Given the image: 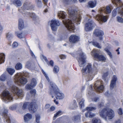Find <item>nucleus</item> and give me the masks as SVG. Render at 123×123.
I'll return each mask as SVG.
<instances>
[{"instance_id": "23", "label": "nucleus", "mask_w": 123, "mask_h": 123, "mask_svg": "<svg viewBox=\"0 0 123 123\" xmlns=\"http://www.w3.org/2000/svg\"><path fill=\"white\" fill-rule=\"evenodd\" d=\"M5 58V54L3 53H0V64L4 62Z\"/></svg>"}, {"instance_id": "46", "label": "nucleus", "mask_w": 123, "mask_h": 123, "mask_svg": "<svg viewBox=\"0 0 123 123\" xmlns=\"http://www.w3.org/2000/svg\"><path fill=\"white\" fill-rule=\"evenodd\" d=\"M6 79V77L5 74H3L0 77V80L2 81H4Z\"/></svg>"}, {"instance_id": "16", "label": "nucleus", "mask_w": 123, "mask_h": 123, "mask_svg": "<svg viewBox=\"0 0 123 123\" xmlns=\"http://www.w3.org/2000/svg\"><path fill=\"white\" fill-rule=\"evenodd\" d=\"M117 80V78L115 75H114L111 81L110 84V88L111 90L113 89L114 86L116 85V82Z\"/></svg>"}, {"instance_id": "14", "label": "nucleus", "mask_w": 123, "mask_h": 123, "mask_svg": "<svg viewBox=\"0 0 123 123\" xmlns=\"http://www.w3.org/2000/svg\"><path fill=\"white\" fill-rule=\"evenodd\" d=\"M92 69V65L90 63H88L86 67L85 68H83L81 70L82 75H85L84 74L85 73L87 70L88 73H90L91 72Z\"/></svg>"}, {"instance_id": "21", "label": "nucleus", "mask_w": 123, "mask_h": 123, "mask_svg": "<svg viewBox=\"0 0 123 123\" xmlns=\"http://www.w3.org/2000/svg\"><path fill=\"white\" fill-rule=\"evenodd\" d=\"M96 1L94 2L93 1H89L88 3V5L91 8H93L96 6Z\"/></svg>"}, {"instance_id": "13", "label": "nucleus", "mask_w": 123, "mask_h": 123, "mask_svg": "<svg viewBox=\"0 0 123 123\" xmlns=\"http://www.w3.org/2000/svg\"><path fill=\"white\" fill-rule=\"evenodd\" d=\"M60 25L59 21L56 20H52L51 21L50 26L52 30L55 31L57 30L56 27Z\"/></svg>"}, {"instance_id": "59", "label": "nucleus", "mask_w": 123, "mask_h": 123, "mask_svg": "<svg viewBox=\"0 0 123 123\" xmlns=\"http://www.w3.org/2000/svg\"><path fill=\"white\" fill-rule=\"evenodd\" d=\"M119 12L120 15H121L122 17H123V8H122V9L119 11Z\"/></svg>"}, {"instance_id": "54", "label": "nucleus", "mask_w": 123, "mask_h": 123, "mask_svg": "<svg viewBox=\"0 0 123 123\" xmlns=\"http://www.w3.org/2000/svg\"><path fill=\"white\" fill-rule=\"evenodd\" d=\"M55 107L54 106H51L50 108V109L48 111V112H49L50 111H53L55 109Z\"/></svg>"}, {"instance_id": "31", "label": "nucleus", "mask_w": 123, "mask_h": 123, "mask_svg": "<svg viewBox=\"0 0 123 123\" xmlns=\"http://www.w3.org/2000/svg\"><path fill=\"white\" fill-rule=\"evenodd\" d=\"M27 14L29 15L30 17L32 18L33 19H35L36 18V15L34 13L28 12V13Z\"/></svg>"}, {"instance_id": "20", "label": "nucleus", "mask_w": 123, "mask_h": 123, "mask_svg": "<svg viewBox=\"0 0 123 123\" xmlns=\"http://www.w3.org/2000/svg\"><path fill=\"white\" fill-rule=\"evenodd\" d=\"M24 27V24L23 20L21 19H19L18 21V29L20 30H21Z\"/></svg>"}, {"instance_id": "33", "label": "nucleus", "mask_w": 123, "mask_h": 123, "mask_svg": "<svg viewBox=\"0 0 123 123\" xmlns=\"http://www.w3.org/2000/svg\"><path fill=\"white\" fill-rule=\"evenodd\" d=\"M92 44L95 46L99 49H101V47L99 45V43L96 42H93Z\"/></svg>"}, {"instance_id": "48", "label": "nucleus", "mask_w": 123, "mask_h": 123, "mask_svg": "<svg viewBox=\"0 0 123 123\" xmlns=\"http://www.w3.org/2000/svg\"><path fill=\"white\" fill-rule=\"evenodd\" d=\"M6 38H10L12 37V34L8 32L6 33Z\"/></svg>"}, {"instance_id": "19", "label": "nucleus", "mask_w": 123, "mask_h": 123, "mask_svg": "<svg viewBox=\"0 0 123 123\" xmlns=\"http://www.w3.org/2000/svg\"><path fill=\"white\" fill-rule=\"evenodd\" d=\"M32 115L29 113H27L24 116V119L25 122H27L32 118Z\"/></svg>"}, {"instance_id": "9", "label": "nucleus", "mask_w": 123, "mask_h": 123, "mask_svg": "<svg viewBox=\"0 0 123 123\" xmlns=\"http://www.w3.org/2000/svg\"><path fill=\"white\" fill-rule=\"evenodd\" d=\"M93 34L95 36L98 37L100 40L101 41L103 39L104 32L103 31L98 29H96L94 31Z\"/></svg>"}, {"instance_id": "57", "label": "nucleus", "mask_w": 123, "mask_h": 123, "mask_svg": "<svg viewBox=\"0 0 123 123\" xmlns=\"http://www.w3.org/2000/svg\"><path fill=\"white\" fill-rule=\"evenodd\" d=\"M90 114V112L88 111L87 112L85 113V116L86 117H89Z\"/></svg>"}, {"instance_id": "44", "label": "nucleus", "mask_w": 123, "mask_h": 123, "mask_svg": "<svg viewBox=\"0 0 123 123\" xmlns=\"http://www.w3.org/2000/svg\"><path fill=\"white\" fill-rule=\"evenodd\" d=\"M76 104L77 103L76 100H74L72 104V106L73 108L72 109H74L77 107V105Z\"/></svg>"}, {"instance_id": "60", "label": "nucleus", "mask_w": 123, "mask_h": 123, "mask_svg": "<svg viewBox=\"0 0 123 123\" xmlns=\"http://www.w3.org/2000/svg\"><path fill=\"white\" fill-rule=\"evenodd\" d=\"M35 1L38 5L42 4L41 2V1L40 0H35Z\"/></svg>"}, {"instance_id": "38", "label": "nucleus", "mask_w": 123, "mask_h": 123, "mask_svg": "<svg viewBox=\"0 0 123 123\" xmlns=\"http://www.w3.org/2000/svg\"><path fill=\"white\" fill-rule=\"evenodd\" d=\"M104 50L108 54L109 56L111 58H112V55L111 53L109 51V50L107 48H105Z\"/></svg>"}, {"instance_id": "43", "label": "nucleus", "mask_w": 123, "mask_h": 123, "mask_svg": "<svg viewBox=\"0 0 123 123\" xmlns=\"http://www.w3.org/2000/svg\"><path fill=\"white\" fill-rule=\"evenodd\" d=\"M30 93L32 96H34L36 94V90L33 89L31 90L30 92Z\"/></svg>"}, {"instance_id": "27", "label": "nucleus", "mask_w": 123, "mask_h": 123, "mask_svg": "<svg viewBox=\"0 0 123 123\" xmlns=\"http://www.w3.org/2000/svg\"><path fill=\"white\" fill-rule=\"evenodd\" d=\"M7 70L9 74L11 75H13L15 71L14 69L10 68H7Z\"/></svg>"}, {"instance_id": "58", "label": "nucleus", "mask_w": 123, "mask_h": 123, "mask_svg": "<svg viewBox=\"0 0 123 123\" xmlns=\"http://www.w3.org/2000/svg\"><path fill=\"white\" fill-rule=\"evenodd\" d=\"M90 115L89 116V117L90 118H92L94 117L95 116V114L94 113H92L91 112H90Z\"/></svg>"}, {"instance_id": "63", "label": "nucleus", "mask_w": 123, "mask_h": 123, "mask_svg": "<svg viewBox=\"0 0 123 123\" xmlns=\"http://www.w3.org/2000/svg\"><path fill=\"white\" fill-rule=\"evenodd\" d=\"M30 52L31 54V55L33 57H34L35 56L34 55V54L32 52V51L31 50H30Z\"/></svg>"}, {"instance_id": "45", "label": "nucleus", "mask_w": 123, "mask_h": 123, "mask_svg": "<svg viewBox=\"0 0 123 123\" xmlns=\"http://www.w3.org/2000/svg\"><path fill=\"white\" fill-rule=\"evenodd\" d=\"M41 71L43 73V75H44L45 76V77L47 79L48 81L49 82V79L47 74L44 72V71L43 69H42Z\"/></svg>"}, {"instance_id": "62", "label": "nucleus", "mask_w": 123, "mask_h": 123, "mask_svg": "<svg viewBox=\"0 0 123 123\" xmlns=\"http://www.w3.org/2000/svg\"><path fill=\"white\" fill-rule=\"evenodd\" d=\"M43 2H44V4H45V5L47 6V2L48 0H43Z\"/></svg>"}, {"instance_id": "36", "label": "nucleus", "mask_w": 123, "mask_h": 123, "mask_svg": "<svg viewBox=\"0 0 123 123\" xmlns=\"http://www.w3.org/2000/svg\"><path fill=\"white\" fill-rule=\"evenodd\" d=\"M84 99H82L79 102V104L80 105V108L81 109L84 106Z\"/></svg>"}, {"instance_id": "34", "label": "nucleus", "mask_w": 123, "mask_h": 123, "mask_svg": "<svg viewBox=\"0 0 123 123\" xmlns=\"http://www.w3.org/2000/svg\"><path fill=\"white\" fill-rule=\"evenodd\" d=\"M92 44L95 46L99 49H101V47L99 45V43L96 42H93Z\"/></svg>"}, {"instance_id": "52", "label": "nucleus", "mask_w": 123, "mask_h": 123, "mask_svg": "<svg viewBox=\"0 0 123 123\" xmlns=\"http://www.w3.org/2000/svg\"><path fill=\"white\" fill-rule=\"evenodd\" d=\"M118 114L120 115H122L123 114L122 110V108H119L118 110Z\"/></svg>"}, {"instance_id": "10", "label": "nucleus", "mask_w": 123, "mask_h": 123, "mask_svg": "<svg viewBox=\"0 0 123 123\" xmlns=\"http://www.w3.org/2000/svg\"><path fill=\"white\" fill-rule=\"evenodd\" d=\"M37 106L35 102H29L28 109L29 111L31 113H34L37 111Z\"/></svg>"}, {"instance_id": "35", "label": "nucleus", "mask_w": 123, "mask_h": 123, "mask_svg": "<svg viewBox=\"0 0 123 123\" xmlns=\"http://www.w3.org/2000/svg\"><path fill=\"white\" fill-rule=\"evenodd\" d=\"M59 71V68L57 66H55L53 69V72L55 73H57Z\"/></svg>"}, {"instance_id": "24", "label": "nucleus", "mask_w": 123, "mask_h": 123, "mask_svg": "<svg viewBox=\"0 0 123 123\" xmlns=\"http://www.w3.org/2000/svg\"><path fill=\"white\" fill-rule=\"evenodd\" d=\"M66 12L63 11H60L58 14V16L62 19H64L66 17Z\"/></svg>"}, {"instance_id": "47", "label": "nucleus", "mask_w": 123, "mask_h": 123, "mask_svg": "<svg viewBox=\"0 0 123 123\" xmlns=\"http://www.w3.org/2000/svg\"><path fill=\"white\" fill-rule=\"evenodd\" d=\"M117 21L120 23L123 22V18L119 16H117Z\"/></svg>"}, {"instance_id": "1", "label": "nucleus", "mask_w": 123, "mask_h": 123, "mask_svg": "<svg viewBox=\"0 0 123 123\" xmlns=\"http://www.w3.org/2000/svg\"><path fill=\"white\" fill-rule=\"evenodd\" d=\"M68 13L69 15L71 16V19L64 20H63V22L69 31L73 32L75 29L74 23L77 24H80L81 17L80 15L77 16V11L74 9L69 10Z\"/></svg>"}, {"instance_id": "8", "label": "nucleus", "mask_w": 123, "mask_h": 123, "mask_svg": "<svg viewBox=\"0 0 123 123\" xmlns=\"http://www.w3.org/2000/svg\"><path fill=\"white\" fill-rule=\"evenodd\" d=\"M33 8V6L31 3L29 2H25L21 7V9H18V11L19 12H22L21 10H31Z\"/></svg>"}, {"instance_id": "49", "label": "nucleus", "mask_w": 123, "mask_h": 123, "mask_svg": "<svg viewBox=\"0 0 123 123\" xmlns=\"http://www.w3.org/2000/svg\"><path fill=\"white\" fill-rule=\"evenodd\" d=\"M17 36L19 38L21 39L23 37V35L22 33H17Z\"/></svg>"}, {"instance_id": "40", "label": "nucleus", "mask_w": 123, "mask_h": 123, "mask_svg": "<svg viewBox=\"0 0 123 123\" xmlns=\"http://www.w3.org/2000/svg\"><path fill=\"white\" fill-rule=\"evenodd\" d=\"M108 72L104 73L102 76V78L103 80L105 81H106V78L108 75Z\"/></svg>"}, {"instance_id": "64", "label": "nucleus", "mask_w": 123, "mask_h": 123, "mask_svg": "<svg viewBox=\"0 0 123 123\" xmlns=\"http://www.w3.org/2000/svg\"><path fill=\"white\" fill-rule=\"evenodd\" d=\"M121 123V120L120 119L118 120L117 121H116L115 122V123Z\"/></svg>"}, {"instance_id": "17", "label": "nucleus", "mask_w": 123, "mask_h": 123, "mask_svg": "<svg viewBox=\"0 0 123 123\" xmlns=\"http://www.w3.org/2000/svg\"><path fill=\"white\" fill-rule=\"evenodd\" d=\"M93 26L92 23L90 22L86 23L85 25V30L87 31H90L92 29Z\"/></svg>"}, {"instance_id": "50", "label": "nucleus", "mask_w": 123, "mask_h": 123, "mask_svg": "<svg viewBox=\"0 0 123 123\" xmlns=\"http://www.w3.org/2000/svg\"><path fill=\"white\" fill-rule=\"evenodd\" d=\"M62 112L61 111H59L57 112L55 114L54 117H55L56 118L58 116L60 115L61 114H60Z\"/></svg>"}, {"instance_id": "55", "label": "nucleus", "mask_w": 123, "mask_h": 123, "mask_svg": "<svg viewBox=\"0 0 123 123\" xmlns=\"http://www.w3.org/2000/svg\"><path fill=\"white\" fill-rule=\"evenodd\" d=\"M117 12L116 11H113L112 12V16L113 17H115L117 14Z\"/></svg>"}, {"instance_id": "39", "label": "nucleus", "mask_w": 123, "mask_h": 123, "mask_svg": "<svg viewBox=\"0 0 123 123\" xmlns=\"http://www.w3.org/2000/svg\"><path fill=\"white\" fill-rule=\"evenodd\" d=\"M96 109L95 107H87L86 108V110L88 111H91L93 110H95Z\"/></svg>"}, {"instance_id": "51", "label": "nucleus", "mask_w": 123, "mask_h": 123, "mask_svg": "<svg viewBox=\"0 0 123 123\" xmlns=\"http://www.w3.org/2000/svg\"><path fill=\"white\" fill-rule=\"evenodd\" d=\"M48 64L49 66L50 65L52 67H53L54 66V62L52 60H51L49 61Z\"/></svg>"}, {"instance_id": "41", "label": "nucleus", "mask_w": 123, "mask_h": 123, "mask_svg": "<svg viewBox=\"0 0 123 123\" xmlns=\"http://www.w3.org/2000/svg\"><path fill=\"white\" fill-rule=\"evenodd\" d=\"M36 122L37 123H39L40 117L39 114H37L36 115Z\"/></svg>"}, {"instance_id": "5", "label": "nucleus", "mask_w": 123, "mask_h": 123, "mask_svg": "<svg viewBox=\"0 0 123 123\" xmlns=\"http://www.w3.org/2000/svg\"><path fill=\"white\" fill-rule=\"evenodd\" d=\"M80 57L77 58V59L80 67H82L86 62V56L83 53H81L79 54Z\"/></svg>"}, {"instance_id": "25", "label": "nucleus", "mask_w": 123, "mask_h": 123, "mask_svg": "<svg viewBox=\"0 0 123 123\" xmlns=\"http://www.w3.org/2000/svg\"><path fill=\"white\" fill-rule=\"evenodd\" d=\"M113 2L117 5L119 6L120 7H122L123 5L121 0H112Z\"/></svg>"}, {"instance_id": "7", "label": "nucleus", "mask_w": 123, "mask_h": 123, "mask_svg": "<svg viewBox=\"0 0 123 123\" xmlns=\"http://www.w3.org/2000/svg\"><path fill=\"white\" fill-rule=\"evenodd\" d=\"M12 92L14 94L16 95L18 97H21L23 96V92L22 90L15 85H13L11 88Z\"/></svg>"}, {"instance_id": "26", "label": "nucleus", "mask_w": 123, "mask_h": 123, "mask_svg": "<svg viewBox=\"0 0 123 123\" xmlns=\"http://www.w3.org/2000/svg\"><path fill=\"white\" fill-rule=\"evenodd\" d=\"M37 83V82L36 80L34 78H33L31 80L30 84L34 87L36 86Z\"/></svg>"}, {"instance_id": "61", "label": "nucleus", "mask_w": 123, "mask_h": 123, "mask_svg": "<svg viewBox=\"0 0 123 123\" xmlns=\"http://www.w3.org/2000/svg\"><path fill=\"white\" fill-rule=\"evenodd\" d=\"M60 57L61 59H64L66 58V56L65 55H61L60 56Z\"/></svg>"}, {"instance_id": "56", "label": "nucleus", "mask_w": 123, "mask_h": 123, "mask_svg": "<svg viewBox=\"0 0 123 123\" xmlns=\"http://www.w3.org/2000/svg\"><path fill=\"white\" fill-rule=\"evenodd\" d=\"M104 106V105L103 103V102H101L100 103V104L98 105V107L99 108H101L102 107H103Z\"/></svg>"}, {"instance_id": "42", "label": "nucleus", "mask_w": 123, "mask_h": 123, "mask_svg": "<svg viewBox=\"0 0 123 123\" xmlns=\"http://www.w3.org/2000/svg\"><path fill=\"white\" fill-rule=\"evenodd\" d=\"M92 123H101V120L100 119H97L96 118H94L92 120Z\"/></svg>"}, {"instance_id": "15", "label": "nucleus", "mask_w": 123, "mask_h": 123, "mask_svg": "<svg viewBox=\"0 0 123 123\" xmlns=\"http://www.w3.org/2000/svg\"><path fill=\"white\" fill-rule=\"evenodd\" d=\"M16 81L18 84L22 85H24L27 83V80L26 78L22 77L20 78H18Z\"/></svg>"}, {"instance_id": "11", "label": "nucleus", "mask_w": 123, "mask_h": 123, "mask_svg": "<svg viewBox=\"0 0 123 123\" xmlns=\"http://www.w3.org/2000/svg\"><path fill=\"white\" fill-rule=\"evenodd\" d=\"M8 110L5 109L2 113V115L6 119V121L8 123H11V122L10 118L11 116L10 114H8Z\"/></svg>"}, {"instance_id": "53", "label": "nucleus", "mask_w": 123, "mask_h": 123, "mask_svg": "<svg viewBox=\"0 0 123 123\" xmlns=\"http://www.w3.org/2000/svg\"><path fill=\"white\" fill-rule=\"evenodd\" d=\"M18 43L16 42H14L12 45V46L13 48L16 47L18 46Z\"/></svg>"}, {"instance_id": "2", "label": "nucleus", "mask_w": 123, "mask_h": 123, "mask_svg": "<svg viewBox=\"0 0 123 123\" xmlns=\"http://www.w3.org/2000/svg\"><path fill=\"white\" fill-rule=\"evenodd\" d=\"M111 12V10L110 7L109 6H106V9L104 7H103L100 8L99 10V12L101 14L103 12L106 13H109ZM96 20L100 22H106L108 18L106 16L103 15L102 14H98L95 17Z\"/></svg>"}, {"instance_id": "28", "label": "nucleus", "mask_w": 123, "mask_h": 123, "mask_svg": "<svg viewBox=\"0 0 123 123\" xmlns=\"http://www.w3.org/2000/svg\"><path fill=\"white\" fill-rule=\"evenodd\" d=\"M22 68V65L20 63H18L16 65L15 68L17 70L21 69Z\"/></svg>"}, {"instance_id": "18", "label": "nucleus", "mask_w": 123, "mask_h": 123, "mask_svg": "<svg viewBox=\"0 0 123 123\" xmlns=\"http://www.w3.org/2000/svg\"><path fill=\"white\" fill-rule=\"evenodd\" d=\"M10 93L8 91H4L2 92V95L4 97L10 100L12 98L11 96H10Z\"/></svg>"}, {"instance_id": "22", "label": "nucleus", "mask_w": 123, "mask_h": 123, "mask_svg": "<svg viewBox=\"0 0 123 123\" xmlns=\"http://www.w3.org/2000/svg\"><path fill=\"white\" fill-rule=\"evenodd\" d=\"M13 4L17 7L21 6L22 5V3L19 0H15L12 2Z\"/></svg>"}, {"instance_id": "4", "label": "nucleus", "mask_w": 123, "mask_h": 123, "mask_svg": "<svg viewBox=\"0 0 123 123\" xmlns=\"http://www.w3.org/2000/svg\"><path fill=\"white\" fill-rule=\"evenodd\" d=\"M99 113L101 117L106 120L107 119V117L109 119H111L114 116V111L112 109L110 108H104L99 112Z\"/></svg>"}, {"instance_id": "6", "label": "nucleus", "mask_w": 123, "mask_h": 123, "mask_svg": "<svg viewBox=\"0 0 123 123\" xmlns=\"http://www.w3.org/2000/svg\"><path fill=\"white\" fill-rule=\"evenodd\" d=\"M91 54L93 56L94 58L97 59L100 61H105L106 58L104 56L102 55H99V54L96 52L95 50H93L91 53Z\"/></svg>"}, {"instance_id": "3", "label": "nucleus", "mask_w": 123, "mask_h": 123, "mask_svg": "<svg viewBox=\"0 0 123 123\" xmlns=\"http://www.w3.org/2000/svg\"><path fill=\"white\" fill-rule=\"evenodd\" d=\"M51 87L50 88V92L49 94L52 95V98L54 97V96L52 95L55 93L57 99H62L64 98L63 94L59 92V90L55 84L53 82L50 83Z\"/></svg>"}, {"instance_id": "32", "label": "nucleus", "mask_w": 123, "mask_h": 123, "mask_svg": "<svg viewBox=\"0 0 123 123\" xmlns=\"http://www.w3.org/2000/svg\"><path fill=\"white\" fill-rule=\"evenodd\" d=\"M33 88V87L30 84H27L25 86L26 89L28 90H31Z\"/></svg>"}, {"instance_id": "37", "label": "nucleus", "mask_w": 123, "mask_h": 123, "mask_svg": "<svg viewBox=\"0 0 123 123\" xmlns=\"http://www.w3.org/2000/svg\"><path fill=\"white\" fill-rule=\"evenodd\" d=\"M74 120L75 121H78L80 120L81 116L80 115L75 116L74 117Z\"/></svg>"}, {"instance_id": "29", "label": "nucleus", "mask_w": 123, "mask_h": 123, "mask_svg": "<svg viewBox=\"0 0 123 123\" xmlns=\"http://www.w3.org/2000/svg\"><path fill=\"white\" fill-rule=\"evenodd\" d=\"M29 102H26L24 103L23 104L22 107V109L23 110H25L28 108V106L29 105Z\"/></svg>"}, {"instance_id": "30", "label": "nucleus", "mask_w": 123, "mask_h": 123, "mask_svg": "<svg viewBox=\"0 0 123 123\" xmlns=\"http://www.w3.org/2000/svg\"><path fill=\"white\" fill-rule=\"evenodd\" d=\"M104 88V87L103 85H101L100 86L97 87L96 91L98 92H100V91H103Z\"/></svg>"}, {"instance_id": "12", "label": "nucleus", "mask_w": 123, "mask_h": 123, "mask_svg": "<svg viewBox=\"0 0 123 123\" xmlns=\"http://www.w3.org/2000/svg\"><path fill=\"white\" fill-rule=\"evenodd\" d=\"M79 37L76 35H71L69 37V41L71 43H75L79 41Z\"/></svg>"}]
</instances>
